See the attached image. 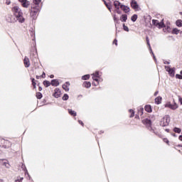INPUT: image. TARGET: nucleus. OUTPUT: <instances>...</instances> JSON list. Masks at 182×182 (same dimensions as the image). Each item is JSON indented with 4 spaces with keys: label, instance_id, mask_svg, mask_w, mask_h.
Listing matches in <instances>:
<instances>
[{
    "label": "nucleus",
    "instance_id": "nucleus-1",
    "mask_svg": "<svg viewBox=\"0 0 182 182\" xmlns=\"http://www.w3.org/2000/svg\"><path fill=\"white\" fill-rule=\"evenodd\" d=\"M114 6L115 8V11L118 14H122V11H120V9L123 11L125 14L130 12V7L126 5L122 4V3H120V1L117 0L114 1Z\"/></svg>",
    "mask_w": 182,
    "mask_h": 182
},
{
    "label": "nucleus",
    "instance_id": "nucleus-2",
    "mask_svg": "<svg viewBox=\"0 0 182 182\" xmlns=\"http://www.w3.org/2000/svg\"><path fill=\"white\" fill-rule=\"evenodd\" d=\"M11 11L13 12L15 18H16L18 22H21V23L25 22V18H23V13L22 12V10L21 9V8H19V6H14L11 9Z\"/></svg>",
    "mask_w": 182,
    "mask_h": 182
},
{
    "label": "nucleus",
    "instance_id": "nucleus-3",
    "mask_svg": "<svg viewBox=\"0 0 182 182\" xmlns=\"http://www.w3.org/2000/svg\"><path fill=\"white\" fill-rule=\"evenodd\" d=\"M30 16L35 19L41 12V7L38 5H32L29 9Z\"/></svg>",
    "mask_w": 182,
    "mask_h": 182
},
{
    "label": "nucleus",
    "instance_id": "nucleus-4",
    "mask_svg": "<svg viewBox=\"0 0 182 182\" xmlns=\"http://www.w3.org/2000/svg\"><path fill=\"white\" fill-rule=\"evenodd\" d=\"M11 146H12L11 141L4 138H0V147H4V149H9Z\"/></svg>",
    "mask_w": 182,
    "mask_h": 182
},
{
    "label": "nucleus",
    "instance_id": "nucleus-5",
    "mask_svg": "<svg viewBox=\"0 0 182 182\" xmlns=\"http://www.w3.org/2000/svg\"><path fill=\"white\" fill-rule=\"evenodd\" d=\"M160 124L161 126H162V127H166V126H168V124H170V116L165 115L161 119Z\"/></svg>",
    "mask_w": 182,
    "mask_h": 182
},
{
    "label": "nucleus",
    "instance_id": "nucleus-6",
    "mask_svg": "<svg viewBox=\"0 0 182 182\" xmlns=\"http://www.w3.org/2000/svg\"><path fill=\"white\" fill-rule=\"evenodd\" d=\"M165 107H168L169 109H171V110H176V109H178V105L176 102L171 104V102H168L165 104Z\"/></svg>",
    "mask_w": 182,
    "mask_h": 182
},
{
    "label": "nucleus",
    "instance_id": "nucleus-7",
    "mask_svg": "<svg viewBox=\"0 0 182 182\" xmlns=\"http://www.w3.org/2000/svg\"><path fill=\"white\" fill-rule=\"evenodd\" d=\"M18 2H20L21 6L23 8H29L31 6V1L28 0H18Z\"/></svg>",
    "mask_w": 182,
    "mask_h": 182
},
{
    "label": "nucleus",
    "instance_id": "nucleus-8",
    "mask_svg": "<svg viewBox=\"0 0 182 182\" xmlns=\"http://www.w3.org/2000/svg\"><path fill=\"white\" fill-rule=\"evenodd\" d=\"M152 23L154 25V26H158L159 29H161V28H164V23L163 21L159 22V20H152Z\"/></svg>",
    "mask_w": 182,
    "mask_h": 182
},
{
    "label": "nucleus",
    "instance_id": "nucleus-9",
    "mask_svg": "<svg viewBox=\"0 0 182 182\" xmlns=\"http://www.w3.org/2000/svg\"><path fill=\"white\" fill-rule=\"evenodd\" d=\"M142 123H143V124H146V127H148V129H149V130H152L151 120H150L149 119H145L142 120Z\"/></svg>",
    "mask_w": 182,
    "mask_h": 182
},
{
    "label": "nucleus",
    "instance_id": "nucleus-10",
    "mask_svg": "<svg viewBox=\"0 0 182 182\" xmlns=\"http://www.w3.org/2000/svg\"><path fill=\"white\" fill-rule=\"evenodd\" d=\"M6 21H7V22H9L10 23H14L15 22H16V19H15V17H14V16H12L11 14H9L6 16Z\"/></svg>",
    "mask_w": 182,
    "mask_h": 182
},
{
    "label": "nucleus",
    "instance_id": "nucleus-11",
    "mask_svg": "<svg viewBox=\"0 0 182 182\" xmlns=\"http://www.w3.org/2000/svg\"><path fill=\"white\" fill-rule=\"evenodd\" d=\"M92 79L95 80V82H97V85L99 84V77H100V75L99 73V71H96L95 73L92 75Z\"/></svg>",
    "mask_w": 182,
    "mask_h": 182
},
{
    "label": "nucleus",
    "instance_id": "nucleus-12",
    "mask_svg": "<svg viewBox=\"0 0 182 182\" xmlns=\"http://www.w3.org/2000/svg\"><path fill=\"white\" fill-rule=\"evenodd\" d=\"M60 95H62V92H60V89L55 88L53 96H54V97L58 98V97H60Z\"/></svg>",
    "mask_w": 182,
    "mask_h": 182
},
{
    "label": "nucleus",
    "instance_id": "nucleus-13",
    "mask_svg": "<svg viewBox=\"0 0 182 182\" xmlns=\"http://www.w3.org/2000/svg\"><path fill=\"white\" fill-rule=\"evenodd\" d=\"M130 5L132 9H139V4L136 0H132Z\"/></svg>",
    "mask_w": 182,
    "mask_h": 182
},
{
    "label": "nucleus",
    "instance_id": "nucleus-14",
    "mask_svg": "<svg viewBox=\"0 0 182 182\" xmlns=\"http://www.w3.org/2000/svg\"><path fill=\"white\" fill-rule=\"evenodd\" d=\"M23 63L25 68H29L31 66V61L29 60V58L28 57H25L23 59Z\"/></svg>",
    "mask_w": 182,
    "mask_h": 182
},
{
    "label": "nucleus",
    "instance_id": "nucleus-15",
    "mask_svg": "<svg viewBox=\"0 0 182 182\" xmlns=\"http://www.w3.org/2000/svg\"><path fill=\"white\" fill-rule=\"evenodd\" d=\"M70 86V82H66L64 85H63V89L65 90V92H69V87Z\"/></svg>",
    "mask_w": 182,
    "mask_h": 182
},
{
    "label": "nucleus",
    "instance_id": "nucleus-16",
    "mask_svg": "<svg viewBox=\"0 0 182 182\" xmlns=\"http://www.w3.org/2000/svg\"><path fill=\"white\" fill-rule=\"evenodd\" d=\"M144 110H145V112H147V113H151V112H153V109L151 108V105H145Z\"/></svg>",
    "mask_w": 182,
    "mask_h": 182
},
{
    "label": "nucleus",
    "instance_id": "nucleus-17",
    "mask_svg": "<svg viewBox=\"0 0 182 182\" xmlns=\"http://www.w3.org/2000/svg\"><path fill=\"white\" fill-rule=\"evenodd\" d=\"M92 86V83L88 81H85L82 84V87H85L86 89H89Z\"/></svg>",
    "mask_w": 182,
    "mask_h": 182
},
{
    "label": "nucleus",
    "instance_id": "nucleus-18",
    "mask_svg": "<svg viewBox=\"0 0 182 182\" xmlns=\"http://www.w3.org/2000/svg\"><path fill=\"white\" fill-rule=\"evenodd\" d=\"M1 161L3 163V166H5V167H6L7 168H9V167H11V165L9 164L8 160L2 159Z\"/></svg>",
    "mask_w": 182,
    "mask_h": 182
},
{
    "label": "nucleus",
    "instance_id": "nucleus-19",
    "mask_svg": "<svg viewBox=\"0 0 182 182\" xmlns=\"http://www.w3.org/2000/svg\"><path fill=\"white\" fill-rule=\"evenodd\" d=\"M51 85L52 86H59V80H51Z\"/></svg>",
    "mask_w": 182,
    "mask_h": 182
},
{
    "label": "nucleus",
    "instance_id": "nucleus-20",
    "mask_svg": "<svg viewBox=\"0 0 182 182\" xmlns=\"http://www.w3.org/2000/svg\"><path fill=\"white\" fill-rule=\"evenodd\" d=\"M161 100H163V98L161 97H157L155 98V103L156 105H160L161 103Z\"/></svg>",
    "mask_w": 182,
    "mask_h": 182
},
{
    "label": "nucleus",
    "instance_id": "nucleus-21",
    "mask_svg": "<svg viewBox=\"0 0 182 182\" xmlns=\"http://www.w3.org/2000/svg\"><path fill=\"white\" fill-rule=\"evenodd\" d=\"M120 21L122 22H126V21H127V14H122L121 18H120Z\"/></svg>",
    "mask_w": 182,
    "mask_h": 182
},
{
    "label": "nucleus",
    "instance_id": "nucleus-22",
    "mask_svg": "<svg viewBox=\"0 0 182 182\" xmlns=\"http://www.w3.org/2000/svg\"><path fill=\"white\" fill-rule=\"evenodd\" d=\"M43 85L45 86V87H49V86H50V85H52V83L48 81V80L43 81Z\"/></svg>",
    "mask_w": 182,
    "mask_h": 182
},
{
    "label": "nucleus",
    "instance_id": "nucleus-23",
    "mask_svg": "<svg viewBox=\"0 0 182 182\" xmlns=\"http://www.w3.org/2000/svg\"><path fill=\"white\" fill-rule=\"evenodd\" d=\"M68 113L70 114V116H73V117H76V112L72 110V109H68Z\"/></svg>",
    "mask_w": 182,
    "mask_h": 182
},
{
    "label": "nucleus",
    "instance_id": "nucleus-24",
    "mask_svg": "<svg viewBox=\"0 0 182 182\" xmlns=\"http://www.w3.org/2000/svg\"><path fill=\"white\" fill-rule=\"evenodd\" d=\"M176 26H178V28H181L182 26V20L181 19H178L176 21Z\"/></svg>",
    "mask_w": 182,
    "mask_h": 182
},
{
    "label": "nucleus",
    "instance_id": "nucleus-25",
    "mask_svg": "<svg viewBox=\"0 0 182 182\" xmlns=\"http://www.w3.org/2000/svg\"><path fill=\"white\" fill-rule=\"evenodd\" d=\"M168 73H169L170 76H171L172 77H174V75L176 73V72L174 71V68H171V70H168Z\"/></svg>",
    "mask_w": 182,
    "mask_h": 182
},
{
    "label": "nucleus",
    "instance_id": "nucleus-26",
    "mask_svg": "<svg viewBox=\"0 0 182 182\" xmlns=\"http://www.w3.org/2000/svg\"><path fill=\"white\" fill-rule=\"evenodd\" d=\"M41 77H42L43 79H45V77H46V74L45 73V72L43 71V74L41 75L36 76V79H41Z\"/></svg>",
    "mask_w": 182,
    "mask_h": 182
},
{
    "label": "nucleus",
    "instance_id": "nucleus-27",
    "mask_svg": "<svg viewBox=\"0 0 182 182\" xmlns=\"http://www.w3.org/2000/svg\"><path fill=\"white\" fill-rule=\"evenodd\" d=\"M172 33L173 35H178V33H180V30H178V28H173L172 30Z\"/></svg>",
    "mask_w": 182,
    "mask_h": 182
},
{
    "label": "nucleus",
    "instance_id": "nucleus-28",
    "mask_svg": "<svg viewBox=\"0 0 182 182\" xmlns=\"http://www.w3.org/2000/svg\"><path fill=\"white\" fill-rule=\"evenodd\" d=\"M90 79V75H85L82 77V80H89Z\"/></svg>",
    "mask_w": 182,
    "mask_h": 182
},
{
    "label": "nucleus",
    "instance_id": "nucleus-29",
    "mask_svg": "<svg viewBox=\"0 0 182 182\" xmlns=\"http://www.w3.org/2000/svg\"><path fill=\"white\" fill-rule=\"evenodd\" d=\"M131 21L136 22V21H137V14H134L131 18Z\"/></svg>",
    "mask_w": 182,
    "mask_h": 182
},
{
    "label": "nucleus",
    "instance_id": "nucleus-30",
    "mask_svg": "<svg viewBox=\"0 0 182 182\" xmlns=\"http://www.w3.org/2000/svg\"><path fill=\"white\" fill-rule=\"evenodd\" d=\"M143 112H144V109L143 107L139 108L138 109V114L141 116L143 114Z\"/></svg>",
    "mask_w": 182,
    "mask_h": 182
},
{
    "label": "nucleus",
    "instance_id": "nucleus-31",
    "mask_svg": "<svg viewBox=\"0 0 182 182\" xmlns=\"http://www.w3.org/2000/svg\"><path fill=\"white\" fill-rule=\"evenodd\" d=\"M108 11H109V12H112V4L111 3H108L106 6H105Z\"/></svg>",
    "mask_w": 182,
    "mask_h": 182
},
{
    "label": "nucleus",
    "instance_id": "nucleus-32",
    "mask_svg": "<svg viewBox=\"0 0 182 182\" xmlns=\"http://www.w3.org/2000/svg\"><path fill=\"white\" fill-rule=\"evenodd\" d=\"M146 41L149 49H151V46H150V40L149 39V36L146 37Z\"/></svg>",
    "mask_w": 182,
    "mask_h": 182
},
{
    "label": "nucleus",
    "instance_id": "nucleus-33",
    "mask_svg": "<svg viewBox=\"0 0 182 182\" xmlns=\"http://www.w3.org/2000/svg\"><path fill=\"white\" fill-rule=\"evenodd\" d=\"M32 85L33 86V89H36V82L35 81V78L31 79Z\"/></svg>",
    "mask_w": 182,
    "mask_h": 182
},
{
    "label": "nucleus",
    "instance_id": "nucleus-34",
    "mask_svg": "<svg viewBox=\"0 0 182 182\" xmlns=\"http://www.w3.org/2000/svg\"><path fill=\"white\" fill-rule=\"evenodd\" d=\"M42 2V0H33V5H38L39 6V4Z\"/></svg>",
    "mask_w": 182,
    "mask_h": 182
},
{
    "label": "nucleus",
    "instance_id": "nucleus-35",
    "mask_svg": "<svg viewBox=\"0 0 182 182\" xmlns=\"http://www.w3.org/2000/svg\"><path fill=\"white\" fill-rule=\"evenodd\" d=\"M129 113H130V115H129V117H134V110L133 109H129Z\"/></svg>",
    "mask_w": 182,
    "mask_h": 182
},
{
    "label": "nucleus",
    "instance_id": "nucleus-36",
    "mask_svg": "<svg viewBox=\"0 0 182 182\" xmlns=\"http://www.w3.org/2000/svg\"><path fill=\"white\" fill-rule=\"evenodd\" d=\"M173 132H175V133H181V129L180 128L175 127L173 129Z\"/></svg>",
    "mask_w": 182,
    "mask_h": 182
},
{
    "label": "nucleus",
    "instance_id": "nucleus-37",
    "mask_svg": "<svg viewBox=\"0 0 182 182\" xmlns=\"http://www.w3.org/2000/svg\"><path fill=\"white\" fill-rule=\"evenodd\" d=\"M42 97H43L42 93H41V92H37L36 93L37 99H42Z\"/></svg>",
    "mask_w": 182,
    "mask_h": 182
},
{
    "label": "nucleus",
    "instance_id": "nucleus-38",
    "mask_svg": "<svg viewBox=\"0 0 182 182\" xmlns=\"http://www.w3.org/2000/svg\"><path fill=\"white\" fill-rule=\"evenodd\" d=\"M23 180V177H18L17 179L15 180V182H22Z\"/></svg>",
    "mask_w": 182,
    "mask_h": 182
},
{
    "label": "nucleus",
    "instance_id": "nucleus-39",
    "mask_svg": "<svg viewBox=\"0 0 182 182\" xmlns=\"http://www.w3.org/2000/svg\"><path fill=\"white\" fill-rule=\"evenodd\" d=\"M69 99V95L68 94H65L63 97V100H68Z\"/></svg>",
    "mask_w": 182,
    "mask_h": 182
},
{
    "label": "nucleus",
    "instance_id": "nucleus-40",
    "mask_svg": "<svg viewBox=\"0 0 182 182\" xmlns=\"http://www.w3.org/2000/svg\"><path fill=\"white\" fill-rule=\"evenodd\" d=\"M124 30L126 31V32H129V27L126 25H123Z\"/></svg>",
    "mask_w": 182,
    "mask_h": 182
},
{
    "label": "nucleus",
    "instance_id": "nucleus-41",
    "mask_svg": "<svg viewBox=\"0 0 182 182\" xmlns=\"http://www.w3.org/2000/svg\"><path fill=\"white\" fill-rule=\"evenodd\" d=\"M165 69L166 70V72H168L171 70V68L169 66L165 65Z\"/></svg>",
    "mask_w": 182,
    "mask_h": 182
},
{
    "label": "nucleus",
    "instance_id": "nucleus-42",
    "mask_svg": "<svg viewBox=\"0 0 182 182\" xmlns=\"http://www.w3.org/2000/svg\"><path fill=\"white\" fill-rule=\"evenodd\" d=\"M176 79H182V75H179V74H176Z\"/></svg>",
    "mask_w": 182,
    "mask_h": 182
},
{
    "label": "nucleus",
    "instance_id": "nucleus-43",
    "mask_svg": "<svg viewBox=\"0 0 182 182\" xmlns=\"http://www.w3.org/2000/svg\"><path fill=\"white\" fill-rule=\"evenodd\" d=\"M163 140L164 143H166V144H168V143H170V141H168V139L167 138H164Z\"/></svg>",
    "mask_w": 182,
    "mask_h": 182
},
{
    "label": "nucleus",
    "instance_id": "nucleus-44",
    "mask_svg": "<svg viewBox=\"0 0 182 182\" xmlns=\"http://www.w3.org/2000/svg\"><path fill=\"white\" fill-rule=\"evenodd\" d=\"M113 45H115L116 46H117V39H114V41H113Z\"/></svg>",
    "mask_w": 182,
    "mask_h": 182
},
{
    "label": "nucleus",
    "instance_id": "nucleus-45",
    "mask_svg": "<svg viewBox=\"0 0 182 182\" xmlns=\"http://www.w3.org/2000/svg\"><path fill=\"white\" fill-rule=\"evenodd\" d=\"M78 123H79V124H81V126H82V127H83V126H85V124L83 123V122L82 120H78Z\"/></svg>",
    "mask_w": 182,
    "mask_h": 182
},
{
    "label": "nucleus",
    "instance_id": "nucleus-46",
    "mask_svg": "<svg viewBox=\"0 0 182 182\" xmlns=\"http://www.w3.org/2000/svg\"><path fill=\"white\" fill-rule=\"evenodd\" d=\"M114 22H117H117H119V18L117 17H116V16H114Z\"/></svg>",
    "mask_w": 182,
    "mask_h": 182
},
{
    "label": "nucleus",
    "instance_id": "nucleus-47",
    "mask_svg": "<svg viewBox=\"0 0 182 182\" xmlns=\"http://www.w3.org/2000/svg\"><path fill=\"white\" fill-rule=\"evenodd\" d=\"M6 5H11V0H6Z\"/></svg>",
    "mask_w": 182,
    "mask_h": 182
},
{
    "label": "nucleus",
    "instance_id": "nucleus-48",
    "mask_svg": "<svg viewBox=\"0 0 182 182\" xmlns=\"http://www.w3.org/2000/svg\"><path fill=\"white\" fill-rule=\"evenodd\" d=\"M102 1L104 2V4H105V5L106 6V5H107L109 3H107V2H106V1L105 0H102Z\"/></svg>",
    "mask_w": 182,
    "mask_h": 182
},
{
    "label": "nucleus",
    "instance_id": "nucleus-49",
    "mask_svg": "<svg viewBox=\"0 0 182 182\" xmlns=\"http://www.w3.org/2000/svg\"><path fill=\"white\" fill-rule=\"evenodd\" d=\"M178 139H179V140H180L181 141H182V135H180V136H178Z\"/></svg>",
    "mask_w": 182,
    "mask_h": 182
},
{
    "label": "nucleus",
    "instance_id": "nucleus-50",
    "mask_svg": "<svg viewBox=\"0 0 182 182\" xmlns=\"http://www.w3.org/2000/svg\"><path fill=\"white\" fill-rule=\"evenodd\" d=\"M50 79H53V78L55 77V75H50Z\"/></svg>",
    "mask_w": 182,
    "mask_h": 182
},
{
    "label": "nucleus",
    "instance_id": "nucleus-51",
    "mask_svg": "<svg viewBox=\"0 0 182 182\" xmlns=\"http://www.w3.org/2000/svg\"><path fill=\"white\" fill-rule=\"evenodd\" d=\"M157 95H159V92H155V93H154V96H157Z\"/></svg>",
    "mask_w": 182,
    "mask_h": 182
},
{
    "label": "nucleus",
    "instance_id": "nucleus-52",
    "mask_svg": "<svg viewBox=\"0 0 182 182\" xmlns=\"http://www.w3.org/2000/svg\"><path fill=\"white\" fill-rule=\"evenodd\" d=\"M38 90H39V92H41L42 87H38Z\"/></svg>",
    "mask_w": 182,
    "mask_h": 182
},
{
    "label": "nucleus",
    "instance_id": "nucleus-53",
    "mask_svg": "<svg viewBox=\"0 0 182 182\" xmlns=\"http://www.w3.org/2000/svg\"><path fill=\"white\" fill-rule=\"evenodd\" d=\"M180 102H181V105H182V99H179Z\"/></svg>",
    "mask_w": 182,
    "mask_h": 182
},
{
    "label": "nucleus",
    "instance_id": "nucleus-54",
    "mask_svg": "<svg viewBox=\"0 0 182 182\" xmlns=\"http://www.w3.org/2000/svg\"><path fill=\"white\" fill-rule=\"evenodd\" d=\"M166 132H167L168 133V132H170L169 129H166Z\"/></svg>",
    "mask_w": 182,
    "mask_h": 182
},
{
    "label": "nucleus",
    "instance_id": "nucleus-55",
    "mask_svg": "<svg viewBox=\"0 0 182 182\" xmlns=\"http://www.w3.org/2000/svg\"><path fill=\"white\" fill-rule=\"evenodd\" d=\"M180 15H181V16H182V11H181V12H180Z\"/></svg>",
    "mask_w": 182,
    "mask_h": 182
},
{
    "label": "nucleus",
    "instance_id": "nucleus-56",
    "mask_svg": "<svg viewBox=\"0 0 182 182\" xmlns=\"http://www.w3.org/2000/svg\"><path fill=\"white\" fill-rule=\"evenodd\" d=\"M92 85H94L95 86H96V85H95L94 82H92Z\"/></svg>",
    "mask_w": 182,
    "mask_h": 182
},
{
    "label": "nucleus",
    "instance_id": "nucleus-57",
    "mask_svg": "<svg viewBox=\"0 0 182 182\" xmlns=\"http://www.w3.org/2000/svg\"><path fill=\"white\" fill-rule=\"evenodd\" d=\"M181 75H182V70L180 72Z\"/></svg>",
    "mask_w": 182,
    "mask_h": 182
},
{
    "label": "nucleus",
    "instance_id": "nucleus-58",
    "mask_svg": "<svg viewBox=\"0 0 182 182\" xmlns=\"http://www.w3.org/2000/svg\"><path fill=\"white\" fill-rule=\"evenodd\" d=\"M121 1H124V0H121Z\"/></svg>",
    "mask_w": 182,
    "mask_h": 182
}]
</instances>
